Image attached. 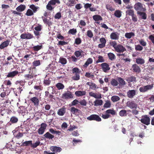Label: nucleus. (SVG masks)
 <instances>
[{"instance_id": "29", "label": "nucleus", "mask_w": 154, "mask_h": 154, "mask_svg": "<svg viewBox=\"0 0 154 154\" xmlns=\"http://www.w3.org/2000/svg\"><path fill=\"white\" fill-rule=\"evenodd\" d=\"M117 80L119 82L120 85L122 86L125 85L126 82L122 78L118 77L117 78Z\"/></svg>"}, {"instance_id": "14", "label": "nucleus", "mask_w": 154, "mask_h": 154, "mask_svg": "<svg viewBox=\"0 0 154 154\" xmlns=\"http://www.w3.org/2000/svg\"><path fill=\"white\" fill-rule=\"evenodd\" d=\"M50 149L54 154L60 152L62 150L61 148L57 146H51L50 147Z\"/></svg>"}, {"instance_id": "39", "label": "nucleus", "mask_w": 154, "mask_h": 154, "mask_svg": "<svg viewBox=\"0 0 154 154\" xmlns=\"http://www.w3.org/2000/svg\"><path fill=\"white\" fill-rule=\"evenodd\" d=\"M94 106H97L102 105L103 101L101 100H96L94 102Z\"/></svg>"}, {"instance_id": "19", "label": "nucleus", "mask_w": 154, "mask_h": 154, "mask_svg": "<svg viewBox=\"0 0 154 154\" xmlns=\"http://www.w3.org/2000/svg\"><path fill=\"white\" fill-rule=\"evenodd\" d=\"M110 38L112 39L118 40L119 38V34L116 32H112L110 35Z\"/></svg>"}, {"instance_id": "55", "label": "nucleus", "mask_w": 154, "mask_h": 154, "mask_svg": "<svg viewBox=\"0 0 154 154\" xmlns=\"http://www.w3.org/2000/svg\"><path fill=\"white\" fill-rule=\"evenodd\" d=\"M49 2L52 5H54L56 3L60 4V2L59 0H51Z\"/></svg>"}, {"instance_id": "31", "label": "nucleus", "mask_w": 154, "mask_h": 154, "mask_svg": "<svg viewBox=\"0 0 154 154\" xmlns=\"http://www.w3.org/2000/svg\"><path fill=\"white\" fill-rule=\"evenodd\" d=\"M137 14L140 15L141 16L142 19L145 20L146 19V13L143 12H140L139 11H137Z\"/></svg>"}, {"instance_id": "36", "label": "nucleus", "mask_w": 154, "mask_h": 154, "mask_svg": "<svg viewBox=\"0 0 154 154\" xmlns=\"http://www.w3.org/2000/svg\"><path fill=\"white\" fill-rule=\"evenodd\" d=\"M136 62L138 64L142 65L144 63L145 60L139 57L136 59Z\"/></svg>"}, {"instance_id": "10", "label": "nucleus", "mask_w": 154, "mask_h": 154, "mask_svg": "<svg viewBox=\"0 0 154 154\" xmlns=\"http://www.w3.org/2000/svg\"><path fill=\"white\" fill-rule=\"evenodd\" d=\"M115 50V51L119 53H123L126 51L125 48L121 44H118Z\"/></svg>"}, {"instance_id": "59", "label": "nucleus", "mask_w": 154, "mask_h": 154, "mask_svg": "<svg viewBox=\"0 0 154 154\" xmlns=\"http://www.w3.org/2000/svg\"><path fill=\"white\" fill-rule=\"evenodd\" d=\"M40 142L39 141H36L34 143H32L31 147L33 148L36 147L37 146L39 145Z\"/></svg>"}, {"instance_id": "57", "label": "nucleus", "mask_w": 154, "mask_h": 154, "mask_svg": "<svg viewBox=\"0 0 154 154\" xmlns=\"http://www.w3.org/2000/svg\"><path fill=\"white\" fill-rule=\"evenodd\" d=\"M82 42V40L80 38H77L75 39V43L77 45L80 44Z\"/></svg>"}, {"instance_id": "25", "label": "nucleus", "mask_w": 154, "mask_h": 154, "mask_svg": "<svg viewBox=\"0 0 154 154\" xmlns=\"http://www.w3.org/2000/svg\"><path fill=\"white\" fill-rule=\"evenodd\" d=\"M86 93L85 91H78L75 92V94L76 96L79 97L85 95Z\"/></svg>"}, {"instance_id": "56", "label": "nucleus", "mask_w": 154, "mask_h": 154, "mask_svg": "<svg viewBox=\"0 0 154 154\" xmlns=\"http://www.w3.org/2000/svg\"><path fill=\"white\" fill-rule=\"evenodd\" d=\"M126 13L127 14L131 16L132 15H134V11L133 10H127L126 11Z\"/></svg>"}, {"instance_id": "4", "label": "nucleus", "mask_w": 154, "mask_h": 154, "mask_svg": "<svg viewBox=\"0 0 154 154\" xmlns=\"http://www.w3.org/2000/svg\"><path fill=\"white\" fill-rule=\"evenodd\" d=\"M87 119L89 121H95L97 122H100L101 119L100 116L96 114H92L87 118Z\"/></svg>"}, {"instance_id": "33", "label": "nucleus", "mask_w": 154, "mask_h": 154, "mask_svg": "<svg viewBox=\"0 0 154 154\" xmlns=\"http://www.w3.org/2000/svg\"><path fill=\"white\" fill-rule=\"evenodd\" d=\"M58 62L62 65H64L66 63L67 61L66 58L63 57H60V58Z\"/></svg>"}, {"instance_id": "35", "label": "nucleus", "mask_w": 154, "mask_h": 154, "mask_svg": "<svg viewBox=\"0 0 154 154\" xmlns=\"http://www.w3.org/2000/svg\"><path fill=\"white\" fill-rule=\"evenodd\" d=\"M32 144V140L25 141L22 143V145L23 146H30L31 147Z\"/></svg>"}, {"instance_id": "15", "label": "nucleus", "mask_w": 154, "mask_h": 154, "mask_svg": "<svg viewBox=\"0 0 154 154\" xmlns=\"http://www.w3.org/2000/svg\"><path fill=\"white\" fill-rule=\"evenodd\" d=\"M30 102L33 103L35 106H37L39 103L38 99L36 97H33L31 98L30 100Z\"/></svg>"}, {"instance_id": "50", "label": "nucleus", "mask_w": 154, "mask_h": 154, "mask_svg": "<svg viewBox=\"0 0 154 154\" xmlns=\"http://www.w3.org/2000/svg\"><path fill=\"white\" fill-rule=\"evenodd\" d=\"M98 59L96 61V63H97L99 62H103L105 60L103 57L101 56H99L98 57Z\"/></svg>"}, {"instance_id": "6", "label": "nucleus", "mask_w": 154, "mask_h": 154, "mask_svg": "<svg viewBox=\"0 0 154 154\" xmlns=\"http://www.w3.org/2000/svg\"><path fill=\"white\" fill-rule=\"evenodd\" d=\"M140 121L142 123L148 125L150 124V118L147 115H145L142 116V118Z\"/></svg>"}, {"instance_id": "30", "label": "nucleus", "mask_w": 154, "mask_h": 154, "mask_svg": "<svg viewBox=\"0 0 154 154\" xmlns=\"http://www.w3.org/2000/svg\"><path fill=\"white\" fill-rule=\"evenodd\" d=\"M65 109L64 108L60 109L57 112V114L60 116H63L66 112Z\"/></svg>"}, {"instance_id": "38", "label": "nucleus", "mask_w": 154, "mask_h": 154, "mask_svg": "<svg viewBox=\"0 0 154 154\" xmlns=\"http://www.w3.org/2000/svg\"><path fill=\"white\" fill-rule=\"evenodd\" d=\"M135 35V34L134 32H131L129 33H126L125 34V37L127 38L130 39L132 37Z\"/></svg>"}, {"instance_id": "5", "label": "nucleus", "mask_w": 154, "mask_h": 154, "mask_svg": "<svg viewBox=\"0 0 154 154\" xmlns=\"http://www.w3.org/2000/svg\"><path fill=\"white\" fill-rule=\"evenodd\" d=\"M134 8L136 11L140 12H144L146 9L143 8L142 4L140 2H137L134 6Z\"/></svg>"}, {"instance_id": "54", "label": "nucleus", "mask_w": 154, "mask_h": 154, "mask_svg": "<svg viewBox=\"0 0 154 154\" xmlns=\"http://www.w3.org/2000/svg\"><path fill=\"white\" fill-rule=\"evenodd\" d=\"M33 14V12L30 9H28L25 14V15L27 16H31Z\"/></svg>"}, {"instance_id": "52", "label": "nucleus", "mask_w": 154, "mask_h": 154, "mask_svg": "<svg viewBox=\"0 0 154 154\" xmlns=\"http://www.w3.org/2000/svg\"><path fill=\"white\" fill-rule=\"evenodd\" d=\"M135 48L136 51H141L143 50V48L140 45H135Z\"/></svg>"}, {"instance_id": "62", "label": "nucleus", "mask_w": 154, "mask_h": 154, "mask_svg": "<svg viewBox=\"0 0 154 154\" xmlns=\"http://www.w3.org/2000/svg\"><path fill=\"white\" fill-rule=\"evenodd\" d=\"M85 76L88 78H93L94 77V75L93 74L87 72L85 75Z\"/></svg>"}, {"instance_id": "22", "label": "nucleus", "mask_w": 154, "mask_h": 154, "mask_svg": "<svg viewBox=\"0 0 154 154\" xmlns=\"http://www.w3.org/2000/svg\"><path fill=\"white\" fill-rule=\"evenodd\" d=\"M18 74V72L17 71H14L8 72L7 75V77L8 78H13Z\"/></svg>"}, {"instance_id": "41", "label": "nucleus", "mask_w": 154, "mask_h": 154, "mask_svg": "<svg viewBox=\"0 0 154 154\" xmlns=\"http://www.w3.org/2000/svg\"><path fill=\"white\" fill-rule=\"evenodd\" d=\"M56 86L58 90H60L63 89L64 88V85L61 83H58L56 85Z\"/></svg>"}, {"instance_id": "46", "label": "nucleus", "mask_w": 154, "mask_h": 154, "mask_svg": "<svg viewBox=\"0 0 154 154\" xmlns=\"http://www.w3.org/2000/svg\"><path fill=\"white\" fill-rule=\"evenodd\" d=\"M127 111V110L125 109H122L119 112V115L121 117L126 116Z\"/></svg>"}, {"instance_id": "47", "label": "nucleus", "mask_w": 154, "mask_h": 154, "mask_svg": "<svg viewBox=\"0 0 154 154\" xmlns=\"http://www.w3.org/2000/svg\"><path fill=\"white\" fill-rule=\"evenodd\" d=\"M111 106V103L109 100H106V103L104 104L103 107L105 108H108L110 107Z\"/></svg>"}, {"instance_id": "9", "label": "nucleus", "mask_w": 154, "mask_h": 154, "mask_svg": "<svg viewBox=\"0 0 154 154\" xmlns=\"http://www.w3.org/2000/svg\"><path fill=\"white\" fill-rule=\"evenodd\" d=\"M40 127L38 129V132L39 134H42L46 129L47 125L45 123H42Z\"/></svg>"}, {"instance_id": "21", "label": "nucleus", "mask_w": 154, "mask_h": 154, "mask_svg": "<svg viewBox=\"0 0 154 154\" xmlns=\"http://www.w3.org/2000/svg\"><path fill=\"white\" fill-rule=\"evenodd\" d=\"M86 84L90 86V89L92 90H96V89L98 88V87H97V85L93 82H87Z\"/></svg>"}, {"instance_id": "48", "label": "nucleus", "mask_w": 154, "mask_h": 154, "mask_svg": "<svg viewBox=\"0 0 154 154\" xmlns=\"http://www.w3.org/2000/svg\"><path fill=\"white\" fill-rule=\"evenodd\" d=\"M111 84L114 86H116L118 85V82L117 80L115 79H112L111 82Z\"/></svg>"}, {"instance_id": "49", "label": "nucleus", "mask_w": 154, "mask_h": 154, "mask_svg": "<svg viewBox=\"0 0 154 154\" xmlns=\"http://www.w3.org/2000/svg\"><path fill=\"white\" fill-rule=\"evenodd\" d=\"M42 48V45H37L34 46L33 47V50L35 51H38Z\"/></svg>"}, {"instance_id": "63", "label": "nucleus", "mask_w": 154, "mask_h": 154, "mask_svg": "<svg viewBox=\"0 0 154 154\" xmlns=\"http://www.w3.org/2000/svg\"><path fill=\"white\" fill-rule=\"evenodd\" d=\"M34 88L37 90L41 91L42 90L43 88L41 85H35L34 86Z\"/></svg>"}, {"instance_id": "32", "label": "nucleus", "mask_w": 154, "mask_h": 154, "mask_svg": "<svg viewBox=\"0 0 154 154\" xmlns=\"http://www.w3.org/2000/svg\"><path fill=\"white\" fill-rule=\"evenodd\" d=\"M93 20L95 21H98L99 20H102L103 18L100 15H94L93 16Z\"/></svg>"}, {"instance_id": "8", "label": "nucleus", "mask_w": 154, "mask_h": 154, "mask_svg": "<svg viewBox=\"0 0 154 154\" xmlns=\"http://www.w3.org/2000/svg\"><path fill=\"white\" fill-rule=\"evenodd\" d=\"M127 106L131 109H136L137 107V104L133 100H129L126 103Z\"/></svg>"}, {"instance_id": "51", "label": "nucleus", "mask_w": 154, "mask_h": 154, "mask_svg": "<svg viewBox=\"0 0 154 154\" xmlns=\"http://www.w3.org/2000/svg\"><path fill=\"white\" fill-rule=\"evenodd\" d=\"M109 45L115 49L118 44L116 41H112L109 42Z\"/></svg>"}, {"instance_id": "43", "label": "nucleus", "mask_w": 154, "mask_h": 154, "mask_svg": "<svg viewBox=\"0 0 154 154\" xmlns=\"http://www.w3.org/2000/svg\"><path fill=\"white\" fill-rule=\"evenodd\" d=\"M29 8L32 10V11L33 13H35L37 11L38 9L39 8L38 7H35L33 4H32L30 5Z\"/></svg>"}, {"instance_id": "2", "label": "nucleus", "mask_w": 154, "mask_h": 154, "mask_svg": "<svg viewBox=\"0 0 154 154\" xmlns=\"http://www.w3.org/2000/svg\"><path fill=\"white\" fill-rule=\"evenodd\" d=\"M116 112L113 109H109L106 111V114H102L101 117L104 119H107L111 117V116L109 114L114 115L115 114Z\"/></svg>"}, {"instance_id": "24", "label": "nucleus", "mask_w": 154, "mask_h": 154, "mask_svg": "<svg viewBox=\"0 0 154 154\" xmlns=\"http://www.w3.org/2000/svg\"><path fill=\"white\" fill-rule=\"evenodd\" d=\"M126 81L128 83L130 82H136V77L133 75H131L130 76L126 78Z\"/></svg>"}, {"instance_id": "60", "label": "nucleus", "mask_w": 154, "mask_h": 154, "mask_svg": "<svg viewBox=\"0 0 154 154\" xmlns=\"http://www.w3.org/2000/svg\"><path fill=\"white\" fill-rule=\"evenodd\" d=\"M51 5H52L48 2L47 5H46V8L47 10L51 11L54 8Z\"/></svg>"}, {"instance_id": "20", "label": "nucleus", "mask_w": 154, "mask_h": 154, "mask_svg": "<svg viewBox=\"0 0 154 154\" xmlns=\"http://www.w3.org/2000/svg\"><path fill=\"white\" fill-rule=\"evenodd\" d=\"M84 52L82 50L76 51L74 53V55L77 57H82L84 55Z\"/></svg>"}, {"instance_id": "58", "label": "nucleus", "mask_w": 154, "mask_h": 154, "mask_svg": "<svg viewBox=\"0 0 154 154\" xmlns=\"http://www.w3.org/2000/svg\"><path fill=\"white\" fill-rule=\"evenodd\" d=\"M72 79L74 80H78L80 79V75L79 73L75 74V75L72 77Z\"/></svg>"}, {"instance_id": "23", "label": "nucleus", "mask_w": 154, "mask_h": 154, "mask_svg": "<svg viewBox=\"0 0 154 154\" xmlns=\"http://www.w3.org/2000/svg\"><path fill=\"white\" fill-rule=\"evenodd\" d=\"M44 138L49 140H52L54 137V135L51 134L49 132H47L45 134L43 135Z\"/></svg>"}, {"instance_id": "7", "label": "nucleus", "mask_w": 154, "mask_h": 154, "mask_svg": "<svg viewBox=\"0 0 154 154\" xmlns=\"http://www.w3.org/2000/svg\"><path fill=\"white\" fill-rule=\"evenodd\" d=\"M101 69L105 72H107L110 69V68L109 64L106 63H103L100 65Z\"/></svg>"}, {"instance_id": "34", "label": "nucleus", "mask_w": 154, "mask_h": 154, "mask_svg": "<svg viewBox=\"0 0 154 154\" xmlns=\"http://www.w3.org/2000/svg\"><path fill=\"white\" fill-rule=\"evenodd\" d=\"M92 62L93 60L91 58H88L84 65V67H87L89 64L91 63Z\"/></svg>"}, {"instance_id": "27", "label": "nucleus", "mask_w": 154, "mask_h": 154, "mask_svg": "<svg viewBox=\"0 0 154 154\" xmlns=\"http://www.w3.org/2000/svg\"><path fill=\"white\" fill-rule=\"evenodd\" d=\"M25 8V5H21L16 8V10L18 12H22L24 11Z\"/></svg>"}, {"instance_id": "1", "label": "nucleus", "mask_w": 154, "mask_h": 154, "mask_svg": "<svg viewBox=\"0 0 154 154\" xmlns=\"http://www.w3.org/2000/svg\"><path fill=\"white\" fill-rule=\"evenodd\" d=\"M73 96L72 93L68 91L63 93L62 94L61 98L64 100H68L73 98Z\"/></svg>"}, {"instance_id": "28", "label": "nucleus", "mask_w": 154, "mask_h": 154, "mask_svg": "<svg viewBox=\"0 0 154 154\" xmlns=\"http://www.w3.org/2000/svg\"><path fill=\"white\" fill-rule=\"evenodd\" d=\"M42 18L44 23L45 24H47L48 26H50L52 24V22L51 21H50L49 20L43 17H42Z\"/></svg>"}, {"instance_id": "18", "label": "nucleus", "mask_w": 154, "mask_h": 154, "mask_svg": "<svg viewBox=\"0 0 154 154\" xmlns=\"http://www.w3.org/2000/svg\"><path fill=\"white\" fill-rule=\"evenodd\" d=\"M89 95L91 96L96 99H101L102 98L101 94H97L92 92H89Z\"/></svg>"}, {"instance_id": "12", "label": "nucleus", "mask_w": 154, "mask_h": 154, "mask_svg": "<svg viewBox=\"0 0 154 154\" xmlns=\"http://www.w3.org/2000/svg\"><path fill=\"white\" fill-rule=\"evenodd\" d=\"M127 96L130 98H133L136 95V91L135 90H129L127 93Z\"/></svg>"}, {"instance_id": "16", "label": "nucleus", "mask_w": 154, "mask_h": 154, "mask_svg": "<svg viewBox=\"0 0 154 154\" xmlns=\"http://www.w3.org/2000/svg\"><path fill=\"white\" fill-rule=\"evenodd\" d=\"M18 119L17 117L15 116H13L11 117L10 122L8 123V125H11V123H16L18 121Z\"/></svg>"}, {"instance_id": "61", "label": "nucleus", "mask_w": 154, "mask_h": 154, "mask_svg": "<svg viewBox=\"0 0 154 154\" xmlns=\"http://www.w3.org/2000/svg\"><path fill=\"white\" fill-rule=\"evenodd\" d=\"M87 35L90 38H92L93 36V33L91 30H88L87 32Z\"/></svg>"}, {"instance_id": "17", "label": "nucleus", "mask_w": 154, "mask_h": 154, "mask_svg": "<svg viewBox=\"0 0 154 154\" xmlns=\"http://www.w3.org/2000/svg\"><path fill=\"white\" fill-rule=\"evenodd\" d=\"M10 42V40L7 39L6 41L2 42L1 44L0 45V49H3L7 47L9 45Z\"/></svg>"}, {"instance_id": "44", "label": "nucleus", "mask_w": 154, "mask_h": 154, "mask_svg": "<svg viewBox=\"0 0 154 154\" xmlns=\"http://www.w3.org/2000/svg\"><path fill=\"white\" fill-rule=\"evenodd\" d=\"M34 77V75L32 73L30 74H26L24 75V77L26 78L27 80L32 79Z\"/></svg>"}, {"instance_id": "40", "label": "nucleus", "mask_w": 154, "mask_h": 154, "mask_svg": "<svg viewBox=\"0 0 154 154\" xmlns=\"http://www.w3.org/2000/svg\"><path fill=\"white\" fill-rule=\"evenodd\" d=\"M108 57L111 60H113L116 58V56L114 54L112 53H109L107 54Z\"/></svg>"}, {"instance_id": "26", "label": "nucleus", "mask_w": 154, "mask_h": 154, "mask_svg": "<svg viewBox=\"0 0 154 154\" xmlns=\"http://www.w3.org/2000/svg\"><path fill=\"white\" fill-rule=\"evenodd\" d=\"M71 111L73 114L75 115H78L81 112V111L80 110L75 108L74 107H72L71 108Z\"/></svg>"}, {"instance_id": "37", "label": "nucleus", "mask_w": 154, "mask_h": 154, "mask_svg": "<svg viewBox=\"0 0 154 154\" xmlns=\"http://www.w3.org/2000/svg\"><path fill=\"white\" fill-rule=\"evenodd\" d=\"M122 12L120 10H118L115 11L114 15L117 18H120L122 16Z\"/></svg>"}, {"instance_id": "13", "label": "nucleus", "mask_w": 154, "mask_h": 154, "mask_svg": "<svg viewBox=\"0 0 154 154\" xmlns=\"http://www.w3.org/2000/svg\"><path fill=\"white\" fill-rule=\"evenodd\" d=\"M131 69L133 72L137 73H139L141 71L140 67L136 64H134L132 65Z\"/></svg>"}, {"instance_id": "42", "label": "nucleus", "mask_w": 154, "mask_h": 154, "mask_svg": "<svg viewBox=\"0 0 154 154\" xmlns=\"http://www.w3.org/2000/svg\"><path fill=\"white\" fill-rule=\"evenodd\" d=\"M41 62L39 60H35L32 63V66L35 67H36L40 65Z\"/></svg>"}, {"instance_id": "64", "label": "nucleus", "mask_w": 154, "mask_h": 154, "mask_svg": "<svg viewBox=\"0 0 154 154\" xmlns=\"http://www.w3.org/2000/svg\"><path fill=\"white\" fill-rule=\"evenodd\" d=\"M51 82V81L49 80V79H45L43 82L44 84L46 85H49L50 84Z\"/></svg>"}, {"instance_id": "45", "label": "nucleus", "mask_w": 154, "mask_h": 154, "mask_svg": "<svg viewBox=\"0 0 154 154\" xmlns=\"http://www.w3.org/2000/svg\"><path fill=\"white\" fill-rule=\"evenodd\" d=\"M120 99V97L117 96H113L111 98L112 101L114 102H117Z\"/></svg>"}, {"instance_id": "11", "label": "nucleus", "mask_w": 154, "mask_h": 154, "mask_svg": "<svg viewBox=\"0 0 154 154\" xmlns=\"http://www.w3.org/2000/svg\"><path fill=\"white\" fill-rule=\"evenodd\" d=\"M20 38L22 39H31L34 36L31 33L27 32L26 33H24L21 34L20 36Z\"/></svg>"}, {"instance_id": "3", "label": "nucleus", "mask_w": 154, "mask_h": 154, "mask_svg": "<svg viewBox=\"0 0 154 154\" xmlns=\"http://www.w3.org/2000/svg\"><path fill=\"white\" fill-rule=\"evenodd\" d=\"M153 87V84L148 85L146 86H142L139 88V91L140 92L145 93L147 92L148 90L152 89Z\"/></svg>"}, {"instance_id": "53", "label": "nucleus", "mask_w": 154, "mask_h": 154, "mask_svg": "<svg viewBox=\"0 0 154 154\" xmlns=\"http://www.w3.org/2000/svg\"><path fill=\"white\" fill-rule=\"evenodd\" d=\"M77 32V30L76 29L73 28L70 29L68 32V34H71L72 35H75Z\"/></svg>"}]
</instances>
